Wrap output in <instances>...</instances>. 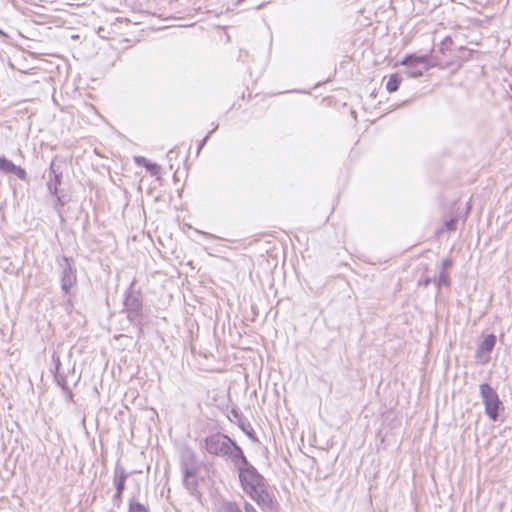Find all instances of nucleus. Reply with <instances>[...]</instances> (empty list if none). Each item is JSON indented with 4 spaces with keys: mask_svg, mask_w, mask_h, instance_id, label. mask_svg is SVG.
I'll use <instances>...</instances> for the list:
<instances>
[{
    "mask_svg": "<svg viewBox=\"0 0 512 512\" xmlns=\"http://www.w3.org/2000/svg\"><path fill=\"white\" fill-rule=\"evenodd\" d=\"M448 284H449V282H448V277H447V275L445 274V272H444V271H442V272L440 273V276H439V279H438V285H439V286H440V285H445V286H447Z\"/></svg>",
    "mask_w": 512,
    "mask_h": 512,
    "instance_id": "nucleus-15",
    "label": "nucleus"
},
{
    "mask_svg": "<svg viewBox=\"0 0 512 512\" xmlns=\"http://www.w3.org/2000/svg\"><path fill=\"white\" fill-rule=\"evenodd\" d=\"M245 512H257L253 505L250 503H245L244 505Z\"/></svg>",
    "mask_w": 512,
    "mask_h": 512,
    "instance_id": "nucleus-18",
    "label": "nucleus"
},
{
    "mask_svg": "<svg viewBox=\"0 0 512 512\" xmlns=\"http://www.w3.org/2000/svg\"><path fill=\"white\" fill-rule=\"evenodd\" d=\"M182 472L184 477V483L188 489L192 490L195 487V473L196 470L193 465L183 463Z\"/></svg>",
    "mask_w": 512,
    "mask_h": 512,
    "instance_id": "nucleus-9",
    "label": "nucleus"
},
{
    "mask_svg": "<svg viewBox=\"0 0 512 512\" xmlns=\"http://www.w3.org/2000/svg\"><path fill=\"white\" fill-rule=\"evenodd\" d=\"M442 266H443V270L442 271H445L447 268H449L451 266V261L446 259L443 261L442 263Z\"/></svg>",
    "mask_w": 512,
    "mask_h": 512,
    "instance_id": "nucleus-19",
    "label": "nucleus"
},
{
    "mask_svg": "<svg viewBox=\"0 0 512 512\" xmlns=\"http://www.w3.org/2000/svg\"><path fill=\"white\" fill-rule=\"evenodd\" d=\"M65 266L63 268L61 277V289L65 294H69L71 289L76 285L77 278L75 270L68 263L67 259H64Z\"/></svg>",
    "mask_w": 512,
    "mask_h": 512,
    "instance_id": "nucleus-6",
    "label": "nucleus"
},
{
    "mask_svg": "<svg viewBox=\"0 0 512 512\" xmlns=\"http://www.w3.org/2000/svg\"><path fill=\"white\" fill-rule=\"evenodd\" d=\"M456 220L455 219H450L449 221H447L445 223V226L446 228L449 230V231H452V230H455L456 229Z\"/></svg>",
    "mask_w": 512,
    "mask_h": 512,
    "instance_id": "nucleus-16",
    "label": "nucleus"
},
{
    "mask_svg": "<svg viewBox=\"0 0 512 512\" xmlns=\"http://www.w3.org/2000/svg\"><path fill=\"white\" fill-rule=\"evenodd\" d=\"M401 64L408 67L407 74L410 77H420L428 70L427 59L424 56H407Z\"/></svg>",
    "mask_w": 512,
    "mask_h": 512,
    "instance_id": "nucleus-4",
    "label": "nucleus"
},
{
    "mask_svg": "<svg viewBox=\"0 0 512 512\" xmlns=\"http://www.w3.org/2000/svg\"><path fill=\"white\" fill-rule=\"evenodd\" d=\"M400 83L401 77L398 74H392L386 83V89L389 92H395L398 89Z\"/></svg>",
    "mask_w": 512,
    "mask_h": 512,
    "instance_id": "nucleus-11",
    "label": "nucleus"
},
{
    "mask_svg": "<svg viewBox=\"0 0 512 512\" xmlns=\"http://www.w3.org/2000/svg\"><path fill=\"white\" fill-rule=\"evenodd\" d=\"M218 512H242L239 506L232 502H224L219 508Z\"/></svg>",
    "mask_w": 512,
    "mask_h": 512,
    "instance_id": "nucleus-13",
    "label": "nucleus"
},
{
    "mask_svg": "<svg viewBox=\"0 0 512 512\" xmlns=\"http://www.w3.org/2000/svg\"><path fill=\"white\" fill-rule=\"evenodd\" d=\"M227 455L231 457L232 461L238 467V469L240 467H246L249 465L243 455L242 450L234 442H232V447L229 448V453Z\"/></svg>",
    "mask_w": 512,
    "mask_h": 512,
    "instance_id": "nucleus-8",
    "label": "nucleus"
},
{
    "mask_svg": "<svg viewBox=\"0 0 512 512\" xmlns=\"http://www.w3.org/2000/svg\"><path fill=\"white\" fill-rule=\"evenodd\" d=\"M232 440L222 434H214L208 437L205 441L206 450L214 455H227L229 448L232 447Z\"/></svg>",
    "mask_w": 512,
    "mask_h": 512,
    "instance_id": "nucleus-3",
    "label": "nucleus"
},
{
    "mask_svg": "<svg viewBox=\"0 0 512 512\" xmlns=\"http://www.w3.org/2000/svg\"><path fill=\"white\" fill-rule=\"evenodd\" d=\"M239 480L242 489L253 500L263 506H269L272 499L266 490L263 477L256 471V469L248 465L239 468Z\"/></svg>",
    "mask_w": 512,
    "mask_h": 512,
    "instance_id": "nucleus-1",
    "label": "nucleus"
},
{
    "mask_svg": "<svg viewBox=\"0 0 512 512\" xmlns=\"http://www.w3.org/2000/svg\"><path fill=\"white\" fill-rule=\"evenodd\" d=\"M122 493H123V492H119V490H116V494H115V496H114V497H115L116 499H120V498H121V496H122Z\"/></svg>",
    "mask_w": 512,
    "mask_h": 512,
    "instance_id": "nucleus-20",
    "label": "nucleus"
},
{
    "mask_svg": "<svg viewBox=\"0 0 512 512\" xmlns=\"http://www.w3.org/2000/svg\"><path fill=\"white\" fill-rule=\"evenodd\" d=\"M0 35L5 36V33L2 30H0Z\"/></svg>",
    "mask_w": 512,
    "mask_h": 512,
    "instance_id": "nucleus-21",
    "label": "nucleus"
},
{
    "mask_svg": "<svg viewBox=\"0 0 512 512\" xmlns=\"http://www.w3.org/2000/svg\"><path fill=\"white\" fill-rule=\"evenodd\" d=\"M127 475L124 471V469H117L116 470V476H115V486L116 490H119V492H123L125 487V481H126Z\"/></svg>",
    "mask_w": 512,
    "mask_h": 512,
    "instance_id": "nucleus-10",
    "label": "nucleus"
},
{
    "mask_svg": "<svg viewBox=\"0 0 512 512\" xmlns=\"http://www.w3.org/2000/svg\"><path fill=\"white\" fill-rule=\"evenodd\" d=\"M135 162L138 165H143L149 170L152 174H156L158 172V166L156 164H152L146 160V158L138 156L135 157Z\"/></svg>",
    "mask_w": 512,
    "mask_h": 512,
    "instance_id": "nucleus-12",
    "label": "nucleus"
},
{
    "mask_svg": "<svg viewBox=\"0 0 512 512\" xmlns=\"http://www.w3.org/2000/svg\"><path fill=\"white\" fill-rule=\"evenodd\" d=\"M128 512H148V508L136 500H131Z\"/></svg>",
    "mask_w": 512,
    "mask_h": 512,
    "instance_id": "nucleus-14",
    "label": "nucleus"
},
{
    "mask_svg": "<svg viewBox=\"0 0 512 512\" xmlns=\"http://www.w3.org/2000/svg\"><path fill=\"white\" fill-rule=\"evenodd\" d=\"M496 344V337L493 334L487 335L484 340L480 343L477 352H476V358L479 362L485 364L490 359V352L493 350L494 346Z\"/></svg>",
    "mask_w": 512,
    "mask_h": 512,
    "instance_id": "nucleus-5",
    "label": "nucleus"
},
{
    "mask_svg": "<svg viewBox=\"0 0 512 512\" xmlns=\"http://www.w3.org/2000/svg\"><path fill=\"white\" fill-rule=\"evenodd\" d=\"M0 171L4 173H12L15 174L19 179H25L26 172L19 166L13 164L10 160L0 157Z\"/></svg>",
    "mask_w": 512,
    "mask_h": 512,
    "instance_id": "nucleus-7",
    "label": "nucleus"
},
{
    "mask_svg": "<svg viewBox=\"0 0 512 512\" xmlns=\"http://www.w3.org/2000/svg\"><path fill=\"white\" fill-rule=\"evenodd\" d=\"M480 393L486 414L491 420L496 421L498 418V410L501 407V401L496 391L488 384L484 383L480 385Z\"/></svg>",
    "mask_w": 512,
    "mask_h": 512,
    "instance_id": "nucleus-2",
    "label": "nucleus"
},
{
    "mask_svg": "<svg viewBox=\"0 0 512 512\" xmlns=\"http://www.w3.org/2000/svg\"><path fill=\"white\" fill-rule=\"evenodd\" d=\"M58 182H59L58 181V177L56 176L55 177V183L54 184L52 182L49 183L48 188H49L51 193L56 194Z\"/></svg>",
    "mask_w": 512,
    "mask_h": 512,
    "instance_id": "nucleus-17",
    "label": "nucleus"
}]
</instances>
